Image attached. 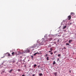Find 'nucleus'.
Returning a JSON list of instances; mask_svg holds the SVG:
<instances>
[{"label": "nucleus", "instance_id": "obj_1", "mask_svg": "<svg viewBox=\"0 0 76 76\" xmlns=\"http://www.w3.org/2000/svg\"><path fill=\"white\" fill-rule=\"evenodd\" d=\"M30 52V50L29 49H27L25 50L24 53H28Z\"/></svg>", "mask_w": 76, "mask_h": 76}, {"label": "nucleus", "instance_id": "obj_2", "mask_svg": "<svg viewBox=\"0 0 76 76\" xmlns=\"http://www.w3.org/2000/svg\"><path fill=\"white\" fill-rule=\"evenodd\" d=\"M71 15H69L68 16V20H70V19H71Z\"/></svg>", "mask_w": 76, "mask_h": 76}, {"label": "nucleus", "instance_id": "obj_3", "mask_svg": "<svg viewBox=\"0 0 76 76\" xmlns=\"http://www.w3.org/2000/svg\"><path fill=\"white\" fill-rule=\"evenodd\" d=\"M75 15V13L71 12V15L72 16H73Z\"/></svg>", "mask_w": 76, "mask_h": 76}, {"label": "nucleus", "instance_id": "obj_4", "mask_svg": "<svg viewBox=\"0 0 76 76\" xmlns=\"http://www.w3.org/2000/svg\"><path fill=\"white\" fill-rule=\"evenodd\" d=\"M40 54V53H38V52L35 53L34 54V56H36V54Z\"/></svg>", "mask_w": 76, "mask_h": 76}, {"label": "nucleus", "instance_id": "obj_5", "mask_svg": "<svg viewBox=\"0 0 76 76\" xmlns=\"http://www.w3.org/2000/svg\"><path fill=\"white\" fill-rule=\"evenodd\" d=\"M12 56H15V53H14V52H13L12 53Z\"/></svg>", "mask_w": 76, "mask_h": 76}, {"label": "nucleus", "instance_id": "obj_6", "mask_svg": "<svg viewBox=\"0 0 76 76\" xmlns=\"http://www.w3.org/2000/svg\"><path fill=\"white\" fill-rule=\"evenodd\" d=\"M39 75L40 76H42V75H42V73H39Z\"/></svg>", "mask_w": 76, "mask_h": 76}, {"label": "nucleus", "instance_id": "obj_7", "mask_svg": "<svg viewBox=\"0 0 76 76\" xmlns=\"http://www.w3.org/2000/svg\"><path fill=\"white\" fill-rule=\"evenodd\" d=\"M13 70V69H11L9 71V73H11L12 72V71Z\"/></svg>", "mask_w": 76, "mask_h": 76}, {"label": "nucleus", "instance_id": "obj_8", "mask_svg": "<svg viewBox=\"0 0 76 76\" xmlns=\"http://www.w3.org/2000/svg\"><path fill=\"white\" fill-rule=\"evenodd\" d=\"M57 72H56V73H54V75L56 76H57Z\"/></svg>", "mask_w": 76, "mask_h": 76}, {"label": "nucleus", "instance_id": "obj_9", "mask_svg": "<svg viewBox=\"0 0 76 76\" xmlns=\"http://www.w3.org/2000/svg\"><path fill=\"white\" fill-rule=\"evenodd\" d=\"M58 57H60V56H61V54H58Z\"/></svg>", "mask_w": 76, "mask_h": 76}, {"label": "nucleus", "instance_id": "obj_10", "mask_svg": "<svg viewBox=\"0 0 76 76\" xmlns=\"http://www.w3.org/2000/svg\"><path fill=\"white\" fill-rule=\"evenodd\" d=\"M31 59H33V58H34V56H31Z\"/></svg>", "mask_w": 76, "mask_h": 76}, {"label": "nucleus", "instance_id": "obj_11", "mask_svg": "<svg viewBox=\"0 0 76 76\" xmlns=\"http://www.w3.org/2000/svg\"><path fill=\"white\" fill-rule=\"evenodd\" d=\"M49 57H47L46 59L47 60H49Z\"/></svg>", "mask_w": 76, "mask_h": 76}, {"label": "nucleus", "instance_id": "obj_12", "mask_svg": "<svg viewBox=\"0 0 76 76\" xmlns=\"http://www.w3.org/2000/svg\"><path fill=\"white\" fill-rule=\"evenodd\" d=\"M18 72H20V71H21V69H18Z\"/></svg>", "mask_w": 76, "mask_h": 76}, {"label": "nucleus", "instance_id": "obj_13", "mask_svg": "<svg viewBox=\"0 0 76 76\" xmlns=\"http://www.w3.org/2000/svg\"><path fill=\"white\" fill-rule=\"evenodd\" d=\"M37 66V65L36 64H35L34 65V67L35 68V67Z\"/></svg>", "mask_w": 76, "mask_h": 76}, {"label": "nucleus", "instance_id": "obj_14", "mask_svg": "<svg viewBox=\"0 0 76 76\" xmlns=\"http://www.w3.org/2000/svg\"><path fill=\"white\" fill-rule=\"evenodd\" d=\"M56 64V62H55V61H54L53 63V64Z\"/></svg>", "mask_w": 76, "mask_h": 76}, {"label": "nucleus", "instance_id": "obj_15", "mask_svg": "<svg viewBox=\"0 0 76 76\" xmlns=\"http://www.w3.org/2000/svg\"><path fill=\"white\" fill-rule=\"evenodd\" d=\"M66 26H64V27H63V29H65L66 28Z\"/></svg>", "mask_w": 76, "mask_h": 76}, {"label": "nucleus", "instance_id": "obj_16", "mask_svg": "<svg viewBox=\"0 0 76 76\" xmlns=\"http://www.w3.org/2000/svg\"><path fill=\"white\" fill-rule=\"evenodd\" d=\"M66 45H69V43H66Z\"/></svg>", "mask_w": 76, "mask_h": 76}, {"label": "nucleus", "instance_id": "obj_17", "mask_svg": "<svg viewBox=\"0 0 76 76\" xmlns=\"http://www.w3.org/2000/svg\"><path fill=\"white\" fill-rule=\"evenodd\" d=\"M71 41H72L71 40H69V43H70V42H71Z\"/></svg>", "mask_w": 76, "mask_h": 76}, {"label": "nucleus", "instance_id": "obj_18", "mask_svg": "<svg viewBox=\"0 0 76 76\" xmlns=\"http://www.w3.org/2000/svg\"><path fill=\"white\" fill-rule=\"evenodd\" d=\"M60 60V58H58L57 59V61H58V60Z\"/></svg>", "mask_w": 76, "mask_h": 76}, {"label": "nucleus", "instance_id": "obj_19", "mask_svg": "<svg viewBox=\"0 0 76 76\" xmlns=\"http://www.w3.org/2000/svg\"><path fill=\"white\" fill-rule=\"evenodd\" d=\"M48 56V54H46L45 57H47Z\"/></svg>", "mask_w": 76, "mask_h": 76}, {"label": "nucleus", "instance_id": "obj_20", "mask_svg": "<svg viewBox=\"0 0 76 76\" xmlns=\"http://www.w3.org/2000/svg\"><path fill=\"white\" fill-rule=\"evenodd\" d=\"M50 54H51V55H53V52H51V53H50Z\"/></svg>", "mask_w": 76, "mask_h": 76}, {"label": "nucleus", "instance_id": "obj_21", "mask_svg": "<svg viewBox=\"0 0 76 76\" xmlns=\"http://www.w3.org/2000/svg\"><path fill=\"white\" fill-rule=\"evenodd\" d=\"M12 63H15V61H13L12 62Z\"/></svg>", "mask_w": 76, "mask_h": 76}, {"label": "nucleus", "instance_id": "obj_22", "mask_svg": "<svg viewBox=\"0 0 76 76\" xmlns=\"http://www.w3.org/2000/svg\"><path fill=\"white\" fill-rule=\"evenodd\" d=\"M8 56H10V54L9 53L8 54Z\"/></svg>", "mask_w": 76, "mask_h": 76}, {"label": "nucleus", "instance_id": "obj_23", "mask_svg": "<svg viewBox=\"0 0 76 76\" xmlns=\"http://www.w3.org/2000/svg\"><path fill=\"white\" fill-rule=\"evenodd\" d=\"M49 53H51V52H52V50H50L49 51Z\"/></svg>", "mask_w": 76, "mask_h": 76}, {"label": "nucleus", "instance_id": "obj_24", "mask_svg": "<svg viewBox=\"0 0 76 76\" xmlns=\"http://www.w3.org/2000/svg\"><path fill=\"white\" fill-rule=\"evenodd\" d=\"M50 50H51V51H52V50H53L52 49V48H51L50 49Z\"/></svg>", "mask_w": 76, "mask_h": 76}, {"label": "nucleus", "instance_id": "obj_25", "mask_svg": "<svg viewBox=\"0 0 76 76\" xmlns=\"http://www.w3.org/2000/svg\"><path fill=\"white\" fill-rule=\"evenodd\" d=\"M56 52H57V51H55V52H54V54H56Z\"/></svg>", "mask_w": 76, "mask_h": 76}, {"label": "nucleus", "instance_id": "obj_26", "mask_svg": "<svg viewBox=\"0 0 76 76\" xmlns=\"http://www.w3.org/2000/svg\"><path fill=\"white\" fill-rule=\"evenodd\" d=\"M22 76H25V75L23 74V75H22Z\"/></svg>", "mask_w": 76, "mask_h": 76}, {"label": "nucleus", "instance_id": "obj_27", "mask_svg": "<svg viewBox=\"0 0 76 76\" xmlns=\"http://www.w3.org/2000/svg\"><path fill=\"white\" fill-rule=\"evenodd\" d=\"M35 75L33 74L32 76H35Z\"/></svg>", "mask_w": 76, "mask_h": 76}, {"label": "nucleus", "instance_id": "obj_28", "mask_svg": "<svg viewBox=\"0 0 76 76\" xmlns=\"http://www.w3.org/2000/svg\"><path fill=\"white\" fill-rule=\"evenodd\" d=\"M37 44H36V45H35V47H36V46H37Z\"/></svg>", "mask_w": 76, "mask_h": 76}, {"label": "nucleus", "instance_id": "obj_29", "mask_svg": "<svg viewBox=\"0 0 76 76\" xmlns=\"http://www.w3.org/2000/svg\"><path fill=\"white\" fill-rule=\"evenodd\" d=\"M64 49H66V48L65 47L64 48Z\"/></svg>", "mask_w": 76, "mask_h": 76}, {"label": "nucleus", "instance_id": "obj_30", "mask_svg": "<svg viewBox=\"0 0 76 76\" xmlns=\"http://www.w3.org/2000/svg\"><path fill=\"white\" fill-rule=\"evenodd\" d=\"M33 48H35V46H33Z\"/></svg>", "mask_w": 76, "mask_h": 76}, {"label": "nucleus", "instance_id": "obj_31", "mask_svg": "<svg viewBox=\"0 0 76 76\" xmlns=\"http://www.w3.org/2000/svg\"><path fill=\"white\" fill-rule=\"evenodd\" d=\"M70 73H71V71H69Z\"/></svg>", "mask_w": 76, "mask_h": 76}, {"label": "nucleus", "instance_id": "obj_32", "mask_svg": "<svg viewBox=\"0 0 76 76\" xmlns=\"http://www.w3.org/2000/svg\"><path fill=\"white\" fill-rule=\"evenodd\" d=\"M58 42H59V40H58Z\"/></svg>", "mask_w": 76, "mask_h": 76}, {"label": "nucleus", "instance_id": "obj_33", "mask_svg": "<svg viewBox=\"0 0 76 76\" xmlns=\"http://www.w3.org/2000/svg\"><path fill=\"white\" fill-rule=\"evenodd\" d=\"M39 67V66H38V67Z\"/></svg>", "mask_w": 76, "mask_h": 76}, {"label": "nucleus", "instance_id": "obj_34", "mask_svg": "<svg viewBox=\"0 0 76 76\" xmlns=\"http://www.w3.org/2000/svg\"><path fill=\"white\" fill-rule=\"evenodd\" d=\"M71 24H72V23H70V25H71Z\"/></svg>", "mask_w": 76, "mask_h": 76}, {"label": "nucleus", "instance_id": "obj_35", "mask_svg": "<svg viewBox=\"0 0 76 76\" xmlns=\"http://www.w3.org/2000/svg\"><path fill=\"white\" fill-rule=\"evenodd\" d=\"M1 58H3V57H2Z\"/></svg>", "mask_w": 76, "mask_h": 76}, {"label": "nucleus", "instance_id": "obj_36", "mask_svg": "<svg viewBox=\"0 0 76 76\" xmlns=\"http://www.w3.org/2000/svg\"><path fill=\"white\" fill-rule=\"evenodd\" d=\"M75 59H76V58H75Z\"/></svg>", "mask_w": 76, "mask_h": 76}]
</instances>
